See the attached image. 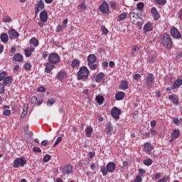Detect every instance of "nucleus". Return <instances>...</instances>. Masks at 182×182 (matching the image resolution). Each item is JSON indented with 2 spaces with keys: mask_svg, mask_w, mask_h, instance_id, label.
Returning a JSON list of instances; mask_svg holds the SVG:
<instances>
[{
  "mask_svg": "<svg viewBox=\"0 0 182 182\" xmlns=\"http://www.w3.org/2000/svg\"><path fill=\"white\" fill-rule=\"evenodd\" d=\"M80 65V61L79 60L74 59L72 61L71 66L72 68H77Z\"/></svg>",
  "mask_w": 182,
  "mask_h": 182,
  "instance_id": "obj_36",
  "label": "nucleus"
},
{
  "mask_svg": "<svg viewBox=\"0 0 182 182\" xmlns=\"http://www.w3.org/2000/svg\"><path fill=\"white\" fill-rule=\"evenodd\" d=\"M11 21H12V18L9 16H6L4 18V22H11Z\"/></svg>",
  "mask_w": 182,
  "mask_h": 182,
  "instance_id": "obj_58",
  "label": "nucleus"
},
{
  "mask_svg": "<svg viewBox=\"0 0 182 182\" xmlns=\"http://www.w3.org/2000/svg\"><path fill=\"white\" fill-rule=\"evenodd\" d=\"M115 99L116 100H123L124 99V93L122 91L118 92L115 95Z\"/></svg>",
  "mask_w": 182,
  "mask_h": 182,
  "instance_id": "obj_28",
  "label": "nucleus"
},
{
  "mask_svg": "<svg viewBox=\"0 0 182 182\" xmlns=\"http://www.w3.org/2000/svg\"><path fill=\"white\" fill-rule=\"evenodd\" d=\"M26 114H28V104H24L23 108V112L21 115V119H23V117H25Z\"/></svg>",
  "mask_w": 182,
  "mask_h": 182,
  "instance_id": "obj_34",
  "label": "nucleus"
},
{
  "mask_svg": "<svg viewBox=\"0 0 182 182\" xmlns=\"http://www.w3.org/2000/svg\"><path fill=\"white\" fill-rule=\"evenodd\" d=\"M68 76V74H66V72L65 71H60L57 74V78L58 80H63L64 77H66Z\"/></svg>",
  "mask_w": 182,
  "mask_h": 182,
  "instance_id": "obj_24",
  "label": "nucleus"
},
{
  "mask_svg": "<svg viewBox=\"0 0 182 182\" xmlns=\"http://www.w3.org/2000/svg\"><path fill=\"white\" fill-rule=\"evenodd\" d=\"M33 151H35V153H41V151H42V150L41 149V148L37 147V146H34L33 148Z\"/></svg>",
  "mask_w": 182,
  "mask_h": 182,
  "instance_id": "obj_55",
  "label": "nucleus"
},
{
  "mask_svg": "<svg viewBox=\"0 0 182 182\" xmlns=\"http://www.w3.org/2000/svg\"><path fill=\"white\" fill-rule=\"evenodd\" d=\"M182 85V80L181 79H177L173 85H172V89H178L180 86Z\"/></svg>",
  "mask_w": 182,
  "mask_h": 182,
  "instance_id": "obj_25",
  "label": "nucleus"
},
{
  "mask_svg": "<svg viewBox=\"0 0 182 182\" xmlns=\"http://www.w3.org/2000/svg\"><path fill=\"white\" fill-rule=\"evenodd\" d=\"M61 141H62L61 136H58V139H56V141L54 143V146H58V144H59V143H60Z\"/></svg>",
  "mask_w": 182,
  "mask_h": 182,
  "instance_id": "obj_53",
  "label": "nucleus"
},
{
  "mask_svg": "<svg viewBox=\"0 0 182 182\" xmlns=\"http://www.w3.org/2000/svg\"><path fill=\"white\" fill-rule=\"evenodd\" d=\"M141 77V75L140 74H135L134 75V80H139Z\"/></svg>",
  "mask_w": 182,
  "mask_h": 182,
  "instance_id": "obj_60",
  "label": "nucleus"
},
{
  "mask_svg": "<svg viewBox=\"0 0 182 182\" xmlns=\"http://www.w3.org/2000/svg\"><path fill=\"white\" fill-rule=\"evenodd\" d=\"M54 66H55V64L50 63V61H48L46 64V69H45L46 73H50V72H52V70H53Z\"/></svg>",
  "mask_w": 182,
  "mask_h": 182,
  "instance_id": "obj_15",
  "label": "nucleus"
},
{
  "mask_svg": "<svg viewBox=\"0 0 182 182\" xmlns=\"http://www.w3.org/2000/svg\"><path fill=\"white\" fill-rule=\"evenodd\" d=\"M62 29H63V26L58 25L56 28V32H62Z\"/></svg>",
  "mask_w": 182,
  "mask_h": 182,
  "instance_id": "obj_57",
  "label": "nucleus"
},
{
  "mask_svg": "<svg viewBox=\"0 0 182 182\" xmlns=\"http://www.w3.org/2000/svg\"><path fill=\"white\" fill-rule=\"evenodd\" d=\"M73 170V168L72 167V166L68 165L62 168V173L64 176H69V174H72Z\"/></svg>",
  "mask_w": 182,
  "mask_h": 182,
  "instance_id": "obj_11",
  "label": "nucleus"
},
{
  "mask_svg": "<svg viewBox=\"0 0 182 182\" xmlns=\"http://www.w3.org/2000/svg\"><path fill=\"white\" fill-rule=\"evenodd\" d=\"M92 133H93V128H92L90 126L87 127L85 129L86 137H90L92 136Z\"/></svg>",
  "mask_w": 182,
  "mask_h": 182,
  "instance_id": "obj_27",
  "label": "nucleus"
},
{
  "mask_svg": "<svg viewBox=\"0 0 182 182\" xmlns=\"http://www.w3.org/2000/svg\"><path fill=\"white\" fill-rule=\"evenodd\" d=\"M145 79L147 87H149V89H151V87H153L155 83L154 75H153V73H148L146 75Z\"/></svg>",
  "mask_w": 182,
  "mask_h": 182,
  "instance_id": "obj_4",
  "label": "nucleus"
},
{
  "mask_svg": "<svg viewBox=\"0 0 182 182\" xmlns=\"http://www.w3.org/2000/svg\"><path fill=\"white\" fill-rule=\"evenodd\" d=\"M101 171L103 176H107V169H106V167L101 166Z\"/></svg>",
  "mask_w": 182,
  "mask_h": 182,
  "instance_id": "obj_46",
  "label": "nucleus"
},
{
  "mask_svg": "<svg viewBox=\"0 0 182 182\" xmlns=\"http://www.w3.org/2000/svg\"><path fill=\"white\" fill-rule=\"evenodd\" d=\"M155 1L156 2V4H158V5H166V4L167 3V0H155Z\"/></svg>",
  "mask_w": 182,
  "mask_h": 182,
  "instance_id": "obj_42",
  "label": "nucleus"
},
{
  "mask_svg": "<svg viewBox=\"0 0 182 182\" xmlns=\"http://www.w3.org/2000/svg\"><path fill=\"white\" fill-rule=\"evenodd\" d=\"M178 136H180V130L174 129L171 134V139L169 140V142L171 143V141H173L176 139H178Z\"/></svg>",
  "mask_w": 182,
  "mask_h": 182,
  "instance_id": "obj_12",
  "label": "nucleus"
},
{
  "mask_svg": "<svg viewBox=\"0 0 182 182\" xmlns=\"http://www.w3.org/2000/svg\"><path fill=\"white\" fill-rule=\"evenodd\" d=\"M161 42L166 49H171L173 47V40L170 35L164 33L161 37Z\"/></svg>",
  "mask_w": 182,
  "mask_h": 182,
  "instance_id": "obj_2",
  "label": "nucleus"
},
{
  "mask_svg": "<svg viewBox=\"0 0 182 182\" xmlns=\"http://www.w3.org/2000/svg\"><path fill=\"white\" fill-rule=\"evenodd\" d=\"M26 164V159L24 157L16 158L13 162V166L14 168H18V167H24Z\"/></svg>",
  "mask_w": 182,
  "mask_h": 182,
  "instance_id": "obj_3",
  "label": "nucleus"
},
{
  "mask_svg": "<svg viewBox=\"0 0 182 182\" xmlns=\"http://www.w3.org/2000/svg\"><path fill=\"white\" fill-rule=\"evenodd\" d=\"M139 47L137 46H134L132 50V56L133 58H134V56H136V53L137 52V50H139Z\"/></svg>",
  "mask_w": 182,
  "mask_h": 182,
  "instance_id": "obj_38",
  "label": "nucleus"
},
{
  "mask_svg": "<svg viewBox=\"0 0 182 182\" xmlns=\"http://www.w3.org/2000/svg\"><path fill=\"white\" fill-rule=\"evenodd\" d=\"M99 9L102 14H109V4L104 1L99 7Z\"/></svg>",
  "mask_w": 182,
  "mask_h": 182,
  "instance_id": "obj_10",
  "label": "nucleus"
},
{
  "mask_svg": "<svg viewBox=\"0 0 182 182\" xmlns=\"http://www.w3.org/2000/svg\"><path fill=\"white\" fill-rule=\"evenodd\" d=\"M104 77H105V73H100L96 76L95 82H97V83H100V82H102V80H103Z\"/></svg>",
  "mask_w": 182,
  "mask_h": 182,
  "instance_id": "obj_29",
  "label": "nucleus"
},
{
  "mask_svg": "<svg viewBox=\"0 0 182 182\" xmlns=\"http://www.w3.org/2000/svg\"><path fill=\"white\" fill-rule=\"evenodd\" d=\"M13 70L14 73L18 72V70H19V65H15Z\"/></svg>",
  "mask_w": 182,
  "mask_h": 182,
  "instance_id": "obj_64",
  "label": "nucleus"
},
{
  "mask_svg": "<svg viewBox=\"0 0 182 182\" xmlns=\"http://www.w3.org/2000/svg\"><path fill=\"white\" fill-rule=\"evenodd\" d=\"M167 180H170V177L168 176H164L161 179L158 181V182H166Z\"/></svg>",
  "mask_w": 182,
  "mask_h": 182,
  "instance_id": "obj_48",
  "label": "nucleus"
},
{
  "mask_svg": "<svg viewBox=\"0 0 182 182\" xmlns=\"http://www.w3.org/2000/svg\"><path fill=\"white\" fill-rule=\"evenodd\" d=\"M109 5L112 9H116V8H117V4H116V2L111 1L109 3Z\"/></svg>",
  "mask_w": 182,
  "mask_h": 182,
  "instance_id": "obj_51",
  "label": "nucleus"
},
{
  "mask_svg": "<svg viewBox=\"0 0 182 182\" xmlns=\"http://www.w3.org/2000/svg\"><path fill=\"white\" fill-rule=\"evenodd\" d=\"M88 63H96V55L94 54H90L87 57Z\"/></svg>",
  "mask_w": 182,
  "mask_h": 182,
  "instance_id": "obj_30",
  "label": "nucleus"
},
{
  "mask_svg": "<svg viewBox=\"0 0 182 182\" xmlns=\"http://www.w3.org/2000/svg\"><path fill=\"white\" fill-rule=\"evenodd\" d=\"M79 8H80V9H82V11H85V9H86V4H85V3H81L79 5Z\"/></svg>",
  "mask_w": 182,
  "mask_h": 182,
  "instance_id": "obj_56",
  "label": "nucleus"
},
{
  "mask_svg": "<svg viewBox=\"0 0 182 182\" xmlns=\"http://www.w3.org/2000/svg\"><path fill=\"white\" fill-rule=\"evenodd\" d=\"M101 31L104 35H107V33H109V30H107L105 26H101Z\"/></svg>",
  "mask_w": 182,
  "mask_h": 182,
  "instance_id": "obj_44",
  "label": "nucleus"
},
{
  "mask_svg": "<svg viewBox=\"0 0 182 182\" xmlns=\"http://www.w3.org/2000/svg\"><path fill=\"white\" fill-rule=\"evenodd\" d=\"M95 100L98 105H103V102H105V97L102 95H97L95 97Z\"/></svg>",
  "mask_w": 182,
  "mask_h": 182,
  "instance_id": "obj_32",
  "label": "nucleus"
},
{
  "mask_svg": "<svg viewBox=\"0 0 182 182\" xmlns=\"http://www.w3.org/2000/svg\"><path fill=\"white\" fill-rule=\"evenodd\" d=\"M144 149L149 154L151 153V151L153 150V145L151 144L146 142L144 144Z\"/></svg>",
  "mask_w": 182,
  "mask_h": 182,
  "instance_id": "obj_26",
  "label": "nucleus"
},
{
  "mask_svg": "<svg viewBox=\"0 0 182 182\" xmlns=\"http://www.w3.org/2000/svg\"><path fill=\"white\" fill-rule=\"evenodd\" d=\"M88 66L92 70H96L97 68V65L95 64V63H88Z\"/></svg>",
  "mask_w": 182,
  "mask_h": 182,
  "instance_id": "obj_41",
  "label": "nucleus"
},
{
  "mask_svg": "<svg viewBox=\"0 0 182 182\" xmlns=\"http://www.w3.org/2000/svg\"><path fill=\"white\" fill-rule=\"evenodd\" d=\"M0 39L3 43H6L9 41L8 34L6 33H3L0 36Z\"/></svg>",
  "mask_w": 182,
  "mask_h": 182,
  "instance_id": "obj_31",
  "label": "nucleus"
},
{
  "mask_svg": "<svg viewBox=\"0 0 182 182\" xmlns=\"http://www.w3.org/2000/svg\"><path fill=\"white\" fill-rule=\"evenodd\" d=\"M11 83H12V77H11V76H8L6 78H4V82H3V85L4 86L11 85Z\"/></svg>",
  "mask_w": 182,
  "mask_h": 182,
  "instance_id": "obj_33",
  "label": "nucleus"
},
{
  "mask_svg": "<svg viewBox=\"0 0 182 182\" xmlns=\"http://www.w3.org/2000/svg\"><path fill=\"white\" fill-rule=\"evenodd\" d=\"M136 8L137 9H139V11H141V9H143V8H144V3L143 2H139L136 4Z\"/></svg>",
  "mask_w": 182,
  "mask_h": 182,
  "instance_id": "obj_43",
  "label": "nucleus"
},
{
  "mask_svg": "<svg viewBox=\"0 0 182 182\" xmlns=\"http://www.w3.org/2000/svg\"><path fill=\"white\" fill-rule=\"evenodd\" d=\"M170 33L173 39H181V33L177 28L173 27L171 29Z\"/></svg>",
  "mask_w": 182,
  "mask_h": 182,
  "instance_id": "obj_7",
  "label": "nucleus"
},
{
  "mask_svg": "<svg viewBox=\"0 0 182 182\" xmlns=\"http://www.w3.org/2000/svg\"><path fill=\"white\" fill-rule=\"evenodd\" d=\"M131 22L134 24V25H137V23H139L138 19L139 18V14L136 11H133L129 16Z\"/></svg>",
  "mask_w": 182,
  "mask_h": 182,
  "instance_id": "obj_8",
  "label": "nucleus"
},
{
  "mask_svg": "<svg viewBox=\"0 0 182 182\" xmlns=\"http://www.w3.org/2000/svg\"><path fill=\"white\" fill-rule=\"evenodd\" d=\"M120 114H122V111L117 107H114L111 111V116L114 120H119L120 119Z\"/></svg>",
  "mask_w": 182,
  "mask_h": 182,
  "instance_id": "obj_6",
  "label": "nucleus"
},
{
  "mask_svg": "<svg viewBox=\"0 0 182 182\" xmlns=\"http://www.w3.org/2000/svg\"><path fill=\"white\" fill-rule=\"evenodd\" d=\"M32 52H35V48L29 47L24 50V53L26 58H29L32 55Z\"/></svg>",
  "mask_w": 182,
  "mask_h": 182,
  "instance_id": "obj_21",
  "label": "nucleus"
},
{
  "mask_svg": "<svg viewBox=\"0 0 182 182\" xmlns=\"http://www.w3.org/2000/svg\"><path fill=\"white\" fill-rule=\"evenodd\" d=\"M7 109H8V106H4L3 114L4 116H11V110Z\"/></svg>",
  "mask_w": 182,
  "mask_h": 182,
  "instance_id": "obj_37",
  "label": "nucleus"
},
{
  "mask_svg": "<svg viewBox=\"0 0 182 182\" xmlns=\"http://www.w3.org/2000/svg\"><path fill=\"white\" fill-rule=\"evenodd\" d=\"M32 65H31V63H27L24 65V69L25 70H29L30 69H31Z\"/></svg>",
  "mask_w": 182,
  "mask_h": 182,
  "instance_id": "obj_49",
  "label": "nucleus"
},
{
  "mask_svg": "<svg viewBox=\"0 0 182 182\" xmlns=\"http://www.w3.org/2000/svg\"><path fill=\"white\" fill-rule=\"evenodd\" d=\"M12 60L14 62H23V56L22 54L16 53L13 58Z\"/></svg>",
  "mask_w": 182,
  "mask_h": 182,
  "instance_id": "obj_20",
  "label": "nucleus"
},
{
  "mask_svg": "<svg viewBox=\"0 0 182 182\" xmlns=\"http://www.w3.org/2000/svg\"><path fill=\"white\" fill-rule=\"evenodd\" d=\"M87 77H89V69L86 66H82L77 73V79L85 82L87 80Z\"/></svg>",
  "mask_w": 182,
  "mask_h": 182,
  "instance_id": "obj_1",
  "label": "nucleus"
},
{
  "mask_svg": "<svg viewBox=\"0 0 182 182\" xmlns=\"http://www.w3.org/2000/svg\"><path fill=\"white\" fill-rule=\"evenodd\" d=\"M55 102H56V101L55 100V99H53V98L49 99V100L47 101V106H49V107L53 106V105H55Z\"/></svg>",
  "mask_w": 182,
  "mask_h": 182,
  "instance_id": "obj_40",
  "label": "nucleus"
},
{
  "mask_svg": "<svg viewBox=\"0 0 182 182\" xmlns=\"http://www.w3.org/2000/svg\"><path fill=\"white\" fill-rule=\"evenodd\" d=\"M49 160H50V155L47 154L43 157V162L44 163H48V161H49Z\"/></svg>",
  "mask_w": 182,
  "mask_h": 182,
  "instance_id": "obj_50",
  "label": "nucleus"
},
{
  "mask_svg": "<svg viewBox=\"0 0 182 182\" xmlns=\"http://www.w3.org/2000/svg\"><path fill=\"white\" fill-rule=\"evenodd\" d=\"M141 181H143L141 176H136L134 182H141Z\"/></svg>",
  "mask_w": 182,
  "mask_h": 182,
  "instance_id": "obj_54",
  "label": "nucleus"
},
{
  "mask_svg": "<svg viewBox=\"0 0 182 182\" xmlns=\"http://www.w3.org/2000/svg\"><path fill=\"white\" fill-rule=\"evenodd\" d=\"M40 21L41 22H46L48 21V12L45 10L40 13Z\"/></svg>",
  "mask_w": 182,
  "mask_h": 182,
  "instance_id": "obj_16",
  "label": "nucleus"
},
{
  "mask_svg": "<svg viewBox=\"0 0 182 182\" xmlns=\"http://www.w3.org/2000/svg\"><path fill=\"white\" fill-rule=\"evenodd\" d=\"M5 92V87L2 83H0V93H4Z\"/></svg>",
  "mask_w": 182,
  "mask_h": 182,
  "instance_id": "obj_59",
  "label": "nucleus"
},
{
  "mask_svg": "<svg viewBox=\"0 0 182 182\" xmlns=\"http://www.w3.org/2000/svg\"><path fill=\"white\" fill-rule=\"evenodd\" d=\"M46 89L43 87H40L38 88V92H40L41 93H44Z\"/></svg>",
  "mask_w": 182,
  "mask_h": 182,
  "instance_id": "obj_62",
  "label": "nucleus"
},
{
  "mask_svg": "<svg viewBox=\"0 0 182 182\" xmlns=\"http://www.w3.org/2000/svg\"><path fill=\"white\" fill-rule=\"evenodd\" d=\"M9 39H16V38H19V34L15 29L12 28L9 31Z\"/></svg>",
  "mask_w": 182,
  "mask_h": 182,
  "instance_id": "obj_14",
  "label": "nucleus"
},
{
  "mask_svg": "<svg viewBox=\"0 0 182 182\" xmlns=\"http://www.w3.org/2000/svg\"><path fill=\"white\" fill-rule=\"evenodd\" d=\"M119 89H121V90H127V89H129V82L126 80L122 81Z\"/></svg>",
  "mask_w": 182,
  "mask_h": 182,
  "instance_id": "obj_23",
  "label": "nucleus"
},
{
  "mask_svg": "<svg viewBox=\"0 0 182 182\" xmlns=\"http://www.w3.org/2000/svg\"><path fill=\"white\" fill-rule=\"evenodd\" d=\"M151 134H152V136H156V134H157V130L154 129H151L150 131Z\"/></svg>",
  "mask_w": 182,
  "mask_h": 182,
  "instance_id": "obj_61",
  "label": "nucleus"
},
{
  "mask_svg": "<svg viewBox=\"0 0 182 182\" xmlns=\"http://www.w3.org/2000/svg\"><path fill=\"white\" fill-rule=\"evenodd\" d=\"M31 102L33 105H35V103H36V102H38V97H36V96H33L31 97Z\"/></svg>",
  "mask_w": 182,
  "mask_h": 182,
  "instance_id": "obj_52",
  "label": "nucleus"
},
{
  "mask_svg": "<svg viewBox=\"0 0 182 182\" xmlns=\"http://www.w3.org/2000/svg\"><path fill=\"white\" fill-rule=\"evenodd\" d=\"M6 76V72L3 71L2 73H0V82H2L5 79Z\"/></svg>",
  "mask_w": 182,
  "mask_h": 182,
  "instance_id": "obj_45",
  "label": "nucleus"
},
{
  "mask_svg": "<svg viewBox=\"0 0 182 182\" xmlns=\"http://www.w3.org/2000/svg\"><path fill=\"white\" fill-rule=\"evenodd\" d=\"M30 45L34 46L35 48H38L39 46V40L36 39V38L33 37L29 41Z\"/></svg>",
  "mask_w": 182,
  "mask_h": 182,
  "instance_id": "obj_22",
  "label": "nucleus"
},
{
  "mask_svg": "<svg viewBox=\"0 0 182 182\" xmlns=\"http://www.w3.org/2000/svg\"><path fill=\"white\" fill-rule=\"evenodd\" d=\"M151 11L154 16V21H158V19H160V14H159V12L157 11V9H156V7H153Z\"/></svg>",
  "mask_w": 182,
  "mask_h": 182,
  "instance_id": "obj_18",
  "label": "nucleus"
},
{
  "mask_svg": "<svg viewBox=\"0 0 182 182\" xmlns=\"http://www.w3.org/2000/svg\"><path fill=\"white\" fill-rule=\"evenodd\" d=\"M116 168V164L114 162H109L107 164V170L109 173H113Z\"/></svg>",
  "mask_w": 182,
  "mask_h": 182,
  "instance_id": "obj_17",
  "label": "nucleus"
},
{
  "mask_svg": "<svg viewBox=\"0 0 182 182\" xmlns=\"http://www.w3.org/2000/svg\"><path fill=\"white\" fill-rule=\"evenodd\" d=\"M45 9V3L43 2V0H40L38 1L36 6L35 8V14L36 15H38L42 9Z\"/></svg>",
  "mask_w": 182,
  "mask_h": 182,
  "instance_id": "obj_9",
  "label": "nucleus"
},
{
  "mask_svg": "<svg viewBox=\"0 0 182 182\" xmlns=\"http://www.w3.org/2000/svg\"><path fill=\"white\" fill-rule=\"evenodd\" d=\"M143 29L144 32H151V31H153V24H151L150 22H148L144 26Z\"/></svg>",
  "mask_w": 182,
  "mask_h": 182,
  "instance_id": "obj_19",
  "label": "nucleus"
},
{
  "mask_svg": "<svg viewBox=\"0 0 182 182\" xmlns=\"http://www.w3.org/2000/svg\"><path fill=\"white\" fill-rule=\"evenodd\" d=\"M42 57L43 59H46L48 58V51H43L42 53Z\"/></svg>",
  "mask_w": 182,
  "mask_h": 182,
  "instance_id": "obj_63",
  "label": "nucleus"
},
{
  "mask_svg": "<svg viewBox=\"0 0 182 182\" xmlns=\"http://www.w3.org/2000/svg\"><path fill=\"white\" fill-rule=\"evenodd\" d=\"M105 132L108 137H110L112 136V133L113 132V125H112V123L108 122L107 124L105 127Z\"/></svg>",
  "mask_w": 182,
  "mask_h": 182,
  "instance_id": "obj_13",
  "label": "nucleus"
},
{
  "mask_svg": "<svg viewBox=\"0 0 182 182\" xmlns=\"http://www.w3.org/2000/svg\"><path fill=\"white\" fill-rule=\"evenodd\" d=\"M126 18H127V14L126 13H122L118 16L117 21L120 22L122 21H124Z\"/></svg>",
  "mask_w": 182,
  "mask_h": 182,
  "instance_id": "obj_35",
  "label": "nucleus"
},
{
  "mask_svg": "<svg viewBox=\"0 0 182 182\" xmlns=\"http://www.w3.org/2000/svg\"><path fill=\"white\" fill-rule=\"evenodd\" d=\"M48 62H50V63H53V65H58V63L60 62V58H59V55H58V53H50L48 55Z\"/></svg>",
  "mask_w": 182,
  "mask_h": 182,
  "instance_id": "obj_5",
  "label": "nucleus"
},
{
  "mask_svg": "<svg viewBox=\"0 0 182 182\" xmlns=\"http://www.w3.org/2000/svg\"><path fill=\"white\" fill-rule=\"evenodd\" d=\"M37 103L38 106H41V105L43 103V95H42L40 98H37Z\"/></svg>",
  "mask_w": 182,
  "mask_h": 182,
  "instance_id": "obj_47",
  "label": "nucleus"
},
{
  "mask_svg": "<svg viewBox=\"0 0 182 182\" xmlns=\"http://www.w3.org/2000/svg\"><path fill=\"white\" fill-rule=\"evenodd\" d=\"M144 166H151L153 164V161L151 159H147L144 161Z\"/></svg>",
  "mask_w": 182,
  "mask_h": 182,
  "instance_id": "obj_39",
  "label": "nucleus"
}]
</instances>
